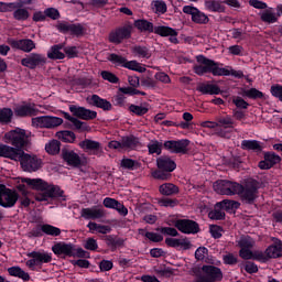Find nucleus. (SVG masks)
<instances>
[{"label":"nucleus","instance_id":"1","mask_svg":"<svg viewBox=\"0 0 282 282\" xmlns=\"http://www.w3.org/2000/svg\"><path fill=\"white\" fill-rule=\"evenodd\" d=\"M258 188L257 182L248 183L246 187L230 181H217L214 183V191L218 195H239L245 202H253L257 197Z\"/></svg>","mask_w":282,"mask_h":282},{"label":"nucleus","instance_id":"2","mask_svg":"<svg viewBox=\"0 0 282 282\" xmlns=\"http://www.w3.org/2000/svg\"><path fill=\"white\" fill-rule=\"evenodd\" d=\"M197 63L199 65L194 67V72L198 76H204V74L210 72L213 76H234L235 78H243V72L235 70L230 66L223 67L221 64L208 59L204 55L197 56Z\"/></svg>","mask_w":282,"mask_h":282},{"label":"nucleus","instance_id":"3","mask_svg":"<svg viewBox=\"0 0 282 282\" xmlns=\"http://www.w3.org/2000/svg\"><path fill=\"white\" fill-rule=\"evenodd\" d=\"M4 142L12 144L17 149H23L30 142V133L25 130L17 128L4 134Z\"/></svg>","mask_w":282,"mask_h":282},{"label":"nucleus","instance_id":"4","mask_svg":"<svg viewBox=\"0 0 282 282\" xmlns=\"http://www.w3.org/2000/svg\"><path fill=\"white\" fill-rule=\"evenodd\" d=\"M63 124V118L54 116H42L32 119V127L35 129H56Z\"/></svg>","mask_w":282,"mask_h":282},{"label":"nucleus","instance_id":"5","mask_svg":"<svg viewBox=\"0 0 282 282\" xmlns=\"http://www.w3.org/2000/svg\"><path fill=\"white\" fill-rule=\"evenodd\" d=\"M224 279L221 269L215 265H203L202 273L196 279V282H217Z\"/></svg>","mask_w":282,"mask_h":282},{"label":"nucleus","instance_id":"6","mask_svg":"<svg viewBox=\"0 0 282 282\" xmlns=\"http://www.w3.org/2000/svg\"><path fill=\"white\" fill-rule=\"evenodd\" d=\"M18 162H20L23 171H25L26 173H35V171H39V169H41L42 164L39 158L30 155L23 151L20 153Z\"/></svg>","mask_w":282,"mask_h":282},{"label":"nucleus","instance_id":"7","mask_svg":"<svg viewBox=\"0 0 282 282\" xmlns=\"http://www.w3.org/2000/svg\"><path fill=\"white\" fill-rule=\"evenodd\" d=\"M18 200L19 194H17V192L6 187V185H0V206L3 208H12Z\"/></svg>","mask_w":282,"mask_h":282},{"label":"nucleus","instance_id":"8","mask_svg":"<svg viewBox=\"0 0 282 282\" xmlns=\"http://www.w3.org/2000/svg\"><path fill=\"white\" fill-rule=\"evenodd\" d=\"M188 144H191V141L186 139H181L176 141H165L163 147L170 153H186V151H188Z\"/></svg>","mask_w":282,"mask_h":282},{"label":"nucleus","instance_id":"9","mask_svg":"<svg viewBox=\"0 0 282 282\" xmlns=\"http://www.w3.org/2000/svg\"><path fill=\"white\" fill-rule=\"evenodd\" d=\"M279 257H282V241L279 239H275L264 253L258 252V259H279Z\"/></svg>","mask_w":282,"mask_h":282},{"label":"nucleus","instance_id":"10","mask_svg":"<svg viewBox=\"0 0 282 282\" xmlns=\"http://www.w3.org/2000/svg\"><path fill=\"white\" fill-rule=\"evenodd\" d=\"M175 228L185 235H195L199 232V225L193 220L188 219H178L174 221Z\"/></svg>","mask_w":282,"mask_h":282},{"label":"nucleus","instance_id":"11","mask_svg":"<svg viewBox=\"0 0 282 282\" xmlns=\"http://www.w3.org/2000/svg\"><path fill=\"white\" fill-rule=\"evenodd\" d=\"M45 63H47V58L45 55L39 53H32L21 61V64L24 67H29V69H36L39 65H45Z\"/></svg>","mask_w":282,"mask_h":282},{"label":"nucleus","instance_id":"12","mask_svg":"<svg viewBox=\"0 0 282 282\" xmlns=\"http://www.w3.org/2000/svg\"><path fill=\"white\" fill-rule=\"evenodd\" d=\"M69 111L73 116H76V118H80V120H94V118L98 116L96 111L76 105H70Z\"/></svg>","mask_w":282,"mask_h":282},{"label":"nucleus","instance_id":"13","mask_svg":"<svg viewBox=\"0 0 282 282\" xmlns=\"http://www.w3.org/2000/svg\"><path fill=\"white\" fill-rule=\"evenodd\" d=\"M52 250L57 257H74L76 254V250L72 243L57 242L52 247Z\"/></svg>","mask_w":282,"mask_h":282},{"label":"nucleus","instance_id":"14","mask_svg":"<svg viewBox=\"0 0 282 282\" xmlns=\"http://www.w3.org/2000/svg\"><path fill=\"white\" fill-rule=\"evenodd\" d=\"M80 217L84 219H102L105 217V209L99 206H93V207H87L83 208L80 212Z\"/></svg>","mask_w":282,"mask_h":282},{"label":"nucleus","instance_id":"15","mask_svg":"<svg viewBox=\"0 0 282 282\" xmlns=\"http://www.w3.org/2000/svg\"><path fill=\"white\" fill-rule=\"evenodd\" d=\"M50 197H63L62 188L55 185H50L47 183V188L44 191V193L39 194L36 199L37 202H47Z\"/></svg>","mask_w":282,"mask_h":282},{"label":"nucleus","instance_id":"16","mask_svg":"<svg viewBox=\"0 0 282 282\" xmlns=\"http://www.w3.org/2000/svg\"><path fill=\"white\" fill-rule=\"evenodd\" d=\"M165 243L170 248H177L178 250H191L193 248L188 238H166Z\"/></svg>","mask_w":282,"mask_h":282},{"label":"nucleus","instance_id":"17","mask_svg":"<svg viewBox=\"0 0 282 282\" xmlns=\"http://www.w3.org/2000/svg\"><path fill=\"white\" fill-rule=\"evenodd\" d=\"M183 12L185 14H191L192 21H194V23H208V17H206V14L200 12L199 9L195 7L185 6L183 8Z\"/></svg>","mask_w":282,"mask_h":282},{"label":"nucleus","instance_id":"18","mask_svg":"<svg viewBox=\"0 0 282 282\" xmlns=\"http://www.w3.org/2000/svg\"><path fill=\"white\" fill-rule=\"evenodd\" d=\"M9 44L13 50H21L22 52H32L36 48V44L32 40H9Z\"/></svg>","mask_w":282,"mask_h":282},{"label":"nucleus","instance_id":"19","mask_svg":"<svg viewBox=\"0 0 282 282\" xmlns=\"http://www.w3.org/2000/svg\"><path fill=\"white\" fill-rule=\"evenodd\" d=\"M14 115L19 118H28V116H36V107L33 104H20L14 108Z\"/></svg>","mask_w":282,"mask_h":282},{"label":"nucleus","instance_id":"20","mask_svg":"<svg viewBox=\"0 0 282 282\" xmlns=\"http://www.w3.org/2000/svg\"><path fill=\"white\" fill-rule=\"evenodd\" d=\"M129 36H131V26H123L111 32L109 41H111V43H122V41L129 39Z\"/></svg>","mask_w":282,"mask_h":282},{"label":"nucleus","instance_id":"21","mask_svg":"<svg viewBox=\"0 0 282 282\" xmlns=\"http://www.w3.org/2000/svg\"><path fill=\"white\" fill-rule=\"evenodd\" d=\"M22 150L12 148L7 144H0V158H9V160H14V162H19L21 158Z\"/></svg>","mask_w":282,"mask_h":282},{"label":"nucleus","instance_id":"22","mask_svg":"<svg viewBox=\"0 0 282 282\" xmlns=\"http://www.w3.org/2000/svg\"><path fill=\"white\" fill-rule=\"evenodd\" d=\"M86 102L93 107L104 109V111H109L111 109V102H109L107 99L100 98L98 95L88 96L86 98Z\"/></svg>","mask_w":282,"mask_h":282},{"label":"nucleus","instance_id":"23","mask_svg":"<svg viewBox=\"0 0 282 282\" xmlns=\"http://www.w3.org/2000/svg\"><path fill=\"white\" fill-rule=\"evenodd\" d=\"M104 206L105 208H112L113 210H117L119 215L127 216L129 215V210L124 205H122L120 202L116 200V198L106 197L104 199Z\"/></svg>","mask_w":282,"mask_h":282},{"label":"nucleus","instance_id":"24","mask_svg":"<svg viewBox=\"0 0 282 282\" xmlns=\"http://www.w3.org/2000/svg\"><path fill=\"white\" fill-rule=\"evenodd\" d=\"M22 184H26L29 188H32L33 191H41L42 193H45V189L47 188V182L41 180V178H21Z\"/></svg>","mask_w":282,"mask_h":282},{"label":"nucleus","instance_id":"25","mask_svg":"<svg viewBox=\"0 0 282 282\" xmlns=\"http://www.w3.org/2000/svg\"><path fill=\"white\" fill-rule=\"evenodd\" d=\"M79 147L84 151H90L94 155H100L102 153V147L98 141L86 139L79 143Z\"/></svg>","mask_w":282,"mask_h":282},{"label":"nucleus","instance_id":"26","mask_svg":"<svg viewBox=\"0 0 282 282\" xmlns=\"http://www.w3.org/2000/svg\"><path fill=\"white\" fill-rule=\"evenodd\" d=\"M154 34H159L160 36H170L171 43H177V31L170 26H154Z\"/></svg>","mask_w":282,"mask_h":282},{"label":"nucleus","instance_id":"27","mask_svg":"<svg viewBox=\"0 0 282 282\" xmlns=\"http://www.w3.org/2000/svg\"><path fill=\"white\" fill-rule=\"evenodd\" d=\"M158 169L165 171V173H173V170L176 169L175 161L171 160L169 156H161L156 160Z\"/></svg>","mask_w":282,"mask_h":282},{"label":"nucleus","instance_id":"28","mask_svg":"<svg viewBox=\"0 0 282 282\" xmlns=\"http://www.w3.org/2000/svg\"><path fill=\"white\" fill-rule=\"evenodd\" d=\"M87 228L91 235H109L111 232V227L94 221L88 223Z\"/></svg>","mask_w":282,"mask_h":282},{"label":"nucleus","instance_id":"29","mask_svg":"<svg viewBox=\"0 0 282 282\" xmlns=\"http://www.w3.org/2000/svg\"><path fill=\"white\" fill-rule=\"evenodd\" d=\"M62 156L69 166H79L80 164V156H78V154L73 150H63Z\"/></svg>","mask_w":282,"mask_h":282},{"label":"nucleus","instance_id":"30","mask_svg":"<svg viewBox=\"0 0 282 282\" xmlns=\"http://www.w3.org/2000/svg\"><path fill=\"white\" fill-rule=\"evenodd\" d=\"M47 58H51L52 61H63V58H65V50H63V45H53L47 51Z\"/></svg>","mask_w":282,"mask_h":282},{"label":"nucleus","instance_id":"31","mask_svg":"<svg viewBox=\"0 0 282 282\" xmlns=\"http://www.w3.org/2000/svg\"><path fill=\"white\" fill-rule=\"evenodd\" d=\"M29 257H31V259H35L39 265H42V263H50V261H52V253L47 252H31Z\"/></svg>","mask_w":282,"mask_h":282},{"label":"nucleus","instance_id":"32","mask_svg":"<svg viewBox=\"0 0 282 282\" xmlns=\"http://www.w3.org/2000/svg\"><path fill=\"white\" fill-rule=\"evenodd\" d=\"M239 202L225 199L223 202L217 203L218 208H223L227 213H235L237 208H239Z\"/></svg>","mask_w":282,"mask_h":282},{"label":"nucleus","instance_id":"33","mask_svg":"<svg viewBox=\"0 0 282 282\" xmlns=\"http://www.w3.org/2000/svg\"><path fill=\"white\" fill-rule=\"evenodd\" d=\"M10 276H17L18 279H22V281H30V273L25 272L20 267H11L8 269Z\"/></svg>","mask_w":282,"mask_h":282},{"label":"nucleus","instance_id":"34","mask_svg":"<svg viewBox=\"0 0 282 282\" xmlns=\"http://www.w3.org/2000/svg\"><path fill=\"white\" fill-rule=\"evenodd\" d=\"M121 145L123 151H132L138 147V139L133 137H123L121 139Z\"/></svg>","mask_w":282,"mask_h":282},{"label":"nucleus","instance_id":"35","mask_svg":"<svg viewBox=\"0 0 282 282\" xmlns=\"http://www.w3.org/2000/svg\"><path fill=\"white\" fill-rule=\"evenodd\" d=\"M261 20L264 21V23H276V21H279V15H276L274 10L267 9L262 11Z\"/></svg>","mask_w":282,"mask_h":282},{"label":"nucleus","instance_id":"36","mask_svg":"<svg viewBox=\"0 0 282 282\" xmlns=\"http://www.w3.org/2000/svg\"><path fill=\"white\" fill-rule=\"evenodd\" d=\"M134 28L140 30V32H153L155 26L147 20H137L134 22Z\"/></svg>","mask_w":282,"mask_h":282},{"label":"nucleus","instance_id":"37","mask_svg":"<svg viewBox=\"0 0 282 282\" xmlns=\"http://www.w3.org/2000/svg\"><path fill=\"white\" fill-rule=\"evenodd\" d=\"M45 151L50 153V155H56L61 152V142L58 140H52L45 144Z\"/></svg>","mask_w":282,"mask_h":282},{"label":"nucleus","instance_id":"38","mask_svg":"<svg viewBox=\"0 0 282 282\" xmlns=\"http://www.w3.org/2000/svg\"><path fill=\"white\" fill-rule=\"evenodd\" d=\"M159 191L161 195H175L178 188L172 183H165L160 186Z\"/></svg>","mask_w":282,"mask_h":282},{"label":"nucleus","instance_id":"39","mask_svg":"<svg viewBox=\"0 0 282 282\" xmlns=\"http://www.w3.org/2000/svg\"><path fill=\"white\" fill-rule=\"evenodd\" d=\"M56 138H58V140H62L63 142H74V140H76V134H74V132L68 131V130H63L56 133Z\"/></svg>","mask_w":282,"mask_h":282},{"label":"nucleus","instance_id":"40","mask_svg":"<svg viewBox=\"0 0 282 282\" xmlns=\"http://www.w3.org/2000/svg\"><path fill=\"white\" fill-rule=\"evenodd\" d=\"M241 147L246 151H261V144L254 140H243Z\"/></svg>","mask_w":282,"mask_h":282},{"label":"nucleus","instance_id":"41","mask_svg":"<svg viewBox=\"0 0 282 282\" xmlns=\"http://www.w3.org/2000/svg\"><path fill=\"white\" fill-rule=\"evenodd\" d=\"M126 69H132V72H139V74H143V72H147V68L144 67V65L135 62V61H126L124 66Z\"/></svg>","mask_w":282,"mask_h":282},{"label":"nucleus","instance_id":"42","mask_svg":"<svg viewBox=\"0 0 282 282\" xmlns=\"http://www.w3.org/2000/svg\"><path fill=\"white\" fill-rule=\"evenodd\" d=\"M151 7L155 14H164V12H166V2L162 0L152 1Z\"/></svg>","mask_w":282,"mask_h":282},{"label":"nucleus","instance_id":"43","mask_svg":"<svg viewBox=\"0 0 282 282\" xmlns=\"http://www.w3.org/2000/svg\"><path fill=\"white\" fill-rule=\"evenodd\" d=\"M41 230L42 232H44L45 235H50L51 237H58L61 235V229L52 225H42Z\"/></svg>","mask_w":282,"mask_h":282},{"label":"nucleus","instance_id":"44","mask_svg":"<svg viewBox=\"0 0 282 282\" xmlns=\"http://www.w3.org/2000/svg\"><path fill=\"white\" fill-rule=\"evenodd\" d=\"M208 217L209 219L221 220L226 217V214L224 213V208L218 207L216 203L214 210L209 212Z\"/></svg>","mask_w":282,"mask_h":282},{"label":"nucleus","instance_id":"45","mask_svg":"<svg viewBox=\"0 0 282 282\" xmlns=\"http://www.w3.org/2000/svg\"><path fill=\"white\" fill-rule=\"evenodd\" d=\"M13 19L17 21H28V19H30V12L23 8L15 9L13 12Z\"/></svg>","mask_w":282,"mask_h":282},{"label":"nucleus","instance_id":"46","mask_svg":"<svg viewBox=\"0 0 282 282\" xmlns=\"http://www.w3.org/2000/svg\"><path fill=\"white\" fill-rule=\"evenodd\" d=\"M218 127L221 129H227L228 131H232L235 127V121L230 117L220 118L218 121Z\"/></svg>","mask_w":282,"mask_h":282},{"label":"nucleus","instance_id":"47","mask_svg":"<svg viewBox=\"0 0 282 282\" xmlns=\"http://www.w3.org/2000/svg\"><path fill=\"white\" fill-rule=\"evenodd\" d=\"M108 61H110V63H112V65H115L116 67H124L127 63V58L118 54H110Z\"/></svg>","mask_w":282,"mask_h":282},{"label":"nucleus","instance_id":"48","mask_svg":"<svg viewBox=\"0 0 282 282\" xmlns=\"http://www.w3.org/2000/svg\"><path fill=\"white\" fill-rule=\"evenodd\" d=\"M198 91H200V94H219V87H217L216 85H200L198 87Z\"/></svg>","mask_w":282,"mask_h":282},{"label":"nucleus","instance_id":"49","mask_svg":"<svg viewBox=\"0 0 282 282\" xmlns=\"http://www.w3.org/2000/svg\"><path fill=\"white\" fill-rule=\"evenodd\" d=\"M149 153L160 155L162 153V143L158 140H152L148 143Z\"/></svg>","mask_w":282,"mask_h":282},{"label":"nucleus","instance_id":"50","mask_svg":"<svg viewBox=\"0 0 282 282\" xmlns=\"http://www.w3.org/2000/svg\"><path fill=\"white\" fill-rule=\"evenodd\" d=\"M205 8L208 12H224V7L219 2L206 1Z\"/></svg>","mask_w":282,"mask_h":282},{"label":"nucleus","instance_id":"51","mask_svg":"<svg viewBox=\"0 0 282 282\" xmlns=\"http://www.w3.org/2000/svg\"><path fill=\"white\" fill-rule=\"evenodd\" d=\"M238 246L242 249H250L252 248V246H254V240H252V238H250L249 236H242L239 240H238Z\"/></svg>","mask_w":282,"mask_h":282},{"label":"nucleus","instance_id":"52","mask_svg":"<svg viewBox=\"0 0 282 282\" xmlns=\"http://www.w3.org/2000/svg\"><path fill=\"white\" fill-rule=\"evenodd\" d=\"M12 116H14V112L10 108L0 110V122H10L12 120Z\"/></svg>","mask_w":282,"mask_h":282},{"label":"nucleus","instance_id":"53","mask_svg":"<svg viewBox=\"0 0 282 282\" xmlns=\"http://www.w3.org/2000/svg\"><path fill=\"white\" fill-rule=\"evenodd\" d=\"M121 166H122V169H128L130 171H135V169H138L139 164H138V161H135V160L123 159L121 161Z\"/></svg>","mask_w":282,"mask_h":282},{"label":"nucleus","instance_id":"54","mask_svg":"<svg viewBox=\"0 0 282 282\" xmlns=\"http://www.w3.org/2000/svg\"><path fill=\"white\" fill-rule=\"evenodd\" d=\"M133 54L138 58H149V56H151L149 54V50H147V47H142V46H135L133 48Z\"/></svg>","mask_w":282,"mask_h":282},{"label":"nucleus","instance_id":"55","mask_svg":"<svg viewBox=\"0 0 282 282\" xmlns=\"http://www.w3.org/2000/svg\"><path fill=\"white\" fill-rule=\"evenodd\" d=\"M17 2H0V12H12L13 10H17Z\"/></svg>","mask_w":282,"mask_h":282},{"label":"nucleus","instance_id":"56","mask_svg":"<svg viewBox=\"0 0 282 282\" xmlns=\"http://www.w3.org/2000/svg\"><path fill=\"white\" fill-rule=\"evenodd\" d=\"M72 124L75 127V129H77V131H89V126H87V123L78 120V119H73V121H70Z\"/></svg>","mask_w":282,"mask_h":282},{"label":"nucleus","instance_id":"57","mask_svg":"<svg viewBox=\"0 0 282 282\" xmlns=\"http://www.w3.org/2000/svg\"><path fill=\"white\" fill-rule=\"evenodd\" d=\"M267 162H269V164H271V166H274V164H279L281 162V156L276 155L274 153H267L264 155Z\"/></svg>","mask_w":282,"mask_h":282},{"label":"nucleus","instance_id":"58","mask_svg":"<svg viewBox=\"0 0 282 282\" xmlns=\"http://www.w3.org/2000/svg\"><path fill=\"white\" fill-rule=\"evenodd\" d=\"M70 34L83 36L85 34V28L80 24H70Z\"/></svg>","mask_w":282,"mask_h":282},{"label":"nucleus","instance_id":"59","mask_svg":"<svg viewBox=\"0 0 282 282\" xmlns=\"http://www.w3.org/2000/svg\"><path fill=\"white\" fill-rule=\"evenodd\" d=\"M195 257H196L197 261H204V259H206V257H208V249H206V247H199L195 251Z\"/></svg>","mask_w":282,"mask_h":282},{"label":"nucleus","instance_id":"60","mask_svg":"<svg viewBox=\"0 0 282 282\" xmlns=\"http://www.w3.org/2000/svg\"><path fill=\"white\" fill-rule=\"evenodd\" d=\"M245 96H247V98H263V93L259 91L256 88H251L245 90Z\"/></svg>","mask_w":282,"mask_h":282},{"label":"nucleus","instance_id":"61","mask_svg":"<svg viewBox=\"0 0 282 282\" xmlns=\"http://www.w3.org/2000/svg\"><path fill=\"white\" fill-rule=\"evenodd\" d=\"M101 78H104V80H108V83H118V77L113 73L107 70L101 72Z\"/></svg>","mask_w":282,"mask_h":282},{"label":"nucleus","instance_id":"62","mask_svg":"<svg viewBox=\"0 0 282 282\" xmlns=\"http://www.w3.org/2000/svg\"><path fill=\"white\" fill-rule=\"evenodd\" d=\"M130 111L132 113H135L137 116H144V113H147V111H149V109H147L143 106L131 105L130 106Z\"/></svg>","mask_w":282,"mask_h":282},{"label":"nucleus","instance_id":"63","mask_svg":"<svg viewBox=\"0 0 282 282\" xmlns=\"http://www.w3.org/2000/svg\"><path fill=\"white\" fill-rule=\"evenodd\" d=\"M64 52L68 58H76L78 56V47L67 46L64 48Z\"/></svg>","mask_w":282,"mask_h":282},{"label":"nucleus","instance_id":"64","mask_svg":"<svg viewBox=\"0 0 282 282\" xmlns=\"http://www.w3.org/2000/svg\"><path fill=\"white\" fill-rule=\"evenodd\" d=\"M271 94L275 98H279V100H281V102H282V86H280V85L272 86Z\"/></svg>","mask_w":282,"mask_h":282}]
</instances>
